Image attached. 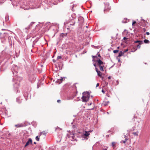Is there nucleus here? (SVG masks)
<instances>
[{
	"label": "nucleus",
	"mask_w": 150,
	"mask_h": 150,
	"mask_svg": "<svg viewBox=\"0 0 150 150\" xmlns=\"http://www.w3.org/2000/svg\"><path fill=\"white\" fill-rule=\"evenodd\" d=\"M97 55H98V56L99 57H101V56H100V54L99 53V52H98L97 54Z\"/></svg>",
	"instance_id": "obj_33"
},
{
	"label": "nucleus",
	"mask_w": 150,
	"mask_h": 150,
	"mask_svg": "<svg viewBox=\"0 0 150 150\" xmlns=\"http://www.w3.org/2000/svg\"><path fill=\"white\" fill-rule=\"evenodd\" d=\"M13 74L14 75V73L13 71Z\"/></svg>",
	"instance_id": "obj_53"
},
{
	"label": "nucleus",
	"mask_w": 150,
	"mask_h": 150,
	"mask_svg": "<svg viewBox=\"0 0 150 150\" xmlns=\"http://www.w3.org/2000/svg\"><path fill=\"white\" fill-rule=\"evenodd\" d=\"M34 144H36V143L35 142H34Z\"/></svg>",
	"instance_id": "obj_51"
},
{
	"label": "nucleus",
	"mask_w": 150,
	"mask_h": 150,
	"mask_svg": "<svg viewBox=\"0 0 150 150\" xmlns=\"http://www.w3.org/2000/svg\"><path fill=\"white\" fill-rule=\"evenodd\" d=\"M127 39V38H126V37H124L123 38V39L125 40Z\"/></svg>",
	"instance_id": "obj_38"
},
{
	"label": "nucleus",
	"mask_w": 150,
	"mask_h": 150,
	"mask_svg": "<svg viewBox=\"0 0 150 150\" xmlns=\"http://www.w3.org/2000/svg\"><path fill=\"white\" fill-rule=\"evenodd\" d=\"M105 5L104 12V13H106L109 12L111 9V7L110 6L109 3H105Z\"/></svg>",
	"instance_id": "obj_2"
},
{
	"label": "nucleus",
	"mask_w": 150,
	"mask_h": 150,
	"mask_svg": "<svg viewBox=\"0 0 150 150\" xmlns=\"http://www.w3.org/2000/svg\"><path fill=\"white\" fill-rule=\"evenodd\" d=\"M120 59H119L118 60V62H120Z\"/></svg>",
	"instance_id": "obj_50"
},
{
	"label": "nucleus",
	"mask_w": 150,
	"mask_h": 150,
	"mask_svg": "<svg viewBox=\"0 0 150 150\" xmlns=\"http://www.w3.org/2000/svg\"><path fill=\"white\" fill-rule=\"evenodd\" d=\"M56 82L57 83H58V84H60V83H62L61 80H60V79H57Z\"/></svg>",
	"instance_id": "obj_23"
},
{
	"label": "nucleus",
	"mask_w": 150,
	"mask_h": 150,
	"mask_svg": "<svg viewBox=\"0 0 150 150\" xmlns=\"http://www.w3.org/2000/svg\"><path fill=\"white\" fill-rule=\"evenodd\" d=\"M15 76H17V75H16V74H15Z\"/></svg>",
	"instance_id": "obj_57"
},
{
	"label": "nucleus",
	"mask_w": 150,
	"mask_h": 150,
	"mask_svg": "<svg viewBox=\"0 0 150 150\" xmlns=\"http://www.w3.org/2000/svg\"><path fill=\"white\" fill-rule=\"evenodd\" d=\"M90 131L89 132L85 131V133L83 134V135L86 137H87L88 136V135L90 134Z\"/></svg>",
	"instance_id": "obj_12"
},
{
	"label": "nucleus",
	"mask_w": 150,
	"mask_h": 150,
	"mask_svg": "<svg viewBox=\"0 0 150 150\" xmlns=\"http://www.w3.org/2000/svg\"><path fill=\"white\" fill-rule=\"evenodd\" d=\"M61 102V101L60 100H57V102L59 103H60Z\"/></svg>",
	"instance_id": "obj_36"
},
{
	"label": "nucleus",
	"mask_w": 150,
	"mask_h": 150,
	"mask_svg": "<svg viewBox=\"0 0 150 150\" xmlns=\"http://www.w3.org/2000/svg\"><path fill=\"white\" fill-rule=\"evenodd\" d=\"M56 62V61L55 59H53V62Z\"/></svg>",
	"instance_id": "obj_43"
},
{
	"label": "nucleus",
	"mask_w": 150,
	"mask_h": 150,
	"mask_svg": "<svg viewBox=\"0 0 150 150\" xmlns=\"http://www.w3.org/2000/svg\"><path fill=\"white\" fill-rule=\"evenodd\" d=\"M144 42L145 43H149V41L146 39H145L144 40Z\"/></svg>",
	"instance_id": "obj_26"
},
{
	"label": "nucleus",
	"mask_w": 150,
	"mask_h": 150,
	"mask_svg": "<svg viewBox=\"0 0 150 150\" xmlns=\"http://www.w3.org/2000/svg\"><path fill=\"white\" fill-rule=\"evenodd\" d=\"M75 22H73V23L72 24H69V25L68 26L69 27H68L67 29L68 30H70L71 29V26H74V25L75 24Z\"/></svg>",
	"instance_id": "obj_10"
},
{
	"label": "nucleus",
	"mask_w": 150,
	"mask_h": 150,
	"mask_svg": "<svg viewBox=\"0 0 150 150\" xmlns=\"http://www.w3.org/2000/svg\"><path fill=\"white\" fill-rule=\"evenodd\" d=\"M46 133L45 132V131H43L40 132L39 135L40 136L42 135H44L45 137L46 136Z\"/></svg>",
	"instance_id": "obj_18"
},
{
	"label": "nucleus",
	"mask_w": 150,
	"mask_h": 150,
	"mask_svg": "<svg viewBox=\"0 0 150 150\" xmlns=\"http://www.w3.org/2000/svg\"><path fill=\"white\" fill-rule=\"evenodd\" d=\"M32 144V139L31 138H29L28 139V141L25 144L24 146V147L25 148L27 146L29 145L30 144Z\"/></svg>",
	"instance_id": "obj_5"
},
{
	"label": "nucleus",
	"mask_w": 150,
	"mask_h": 150,
	"mask_svg": "<svg viewBox=\"0 0 150 150\" xmlns=\"http://www.w3.org/2000/svg\"><path fill=\"white\" fill-rule=\"evenodd\" d=\"M60 80H61V82H62L64 80V78H61L60 79Z\"/></svg>",
	"instance_id": "obj_35"
},
{
	"label": "nucleus",
	"mask_w": 150,
	"mask_h": 150,
	"mask_svg": "<svg viewBox=\"0 0 150 150\" xmlns=\"http://www.w3.org/2000/svg\"><path fill=\"white\" fill-rule=\"evenodd\" d=\"M14 82L15 83L14 84V87L15 89V90L16 91V93H17L18 91V88L20 86V83L19 81H18L16 82L15 80Z\"/></svg>",
	"instance_id": "obj_4"
},
{
	"label": "nucleus",
	"mask_w": 150,
	"mask_h": 150,
	"mask_svg": "<svg viewBox=\"0 0 150 150\" xmlns=\"http://www.w3.org/2000/svg\"><path fill=\"white\" fill-rule=\"evenodd\" d=\"M128 51V50L126 49V50H124L123 52V53L124 54L125 52H127Z\"/></svg>",
	"instance_id": "obj_37"
},
{
	"label": "nucleus",
	"mask_w": 150,
	"mask_h": 150,
	"mask_svg": "<svg viewBox=\"0 0 150 150\" xmlns=\"http://www.w3.org/2000/svg\"><path fill=\"white\" fill-rule=\"evenodd\" d=\"M143 30L144 32L146 30V29L145 28H143Z\"/></svg>",
	"instance_id": "obj_41"
},
{
	"label": "nucleus",
	"mask_w": 150,
	"mask_h": 150,
	"mask_svg": "<svg viewBox=\"0 0 150 150\" xmlns=\"http://www.w3.org/2000/svg\"><path fill=\"white\" fill-rule=\"evenodd\" d=\"M125 139L124 140H122L121 142H120V143L124 144L127 141L128 139V137H127L125 135Z\"/></svg>",
	"instance_id": "obj_8"
},
{
	"label": "nucleus",
	"mask_w": 150,
	"mask_h": 150,
	"mask_svg": "<svg viewBox=\"0 0 150 150\" xmlns=\"http://www.w3.org/2000/svg\"><path fill=\"white\" fill-rule=\"evenodd\" d=\"M35 22H32L29 25V28H30L31 27H32V25L35 23Z\"/></svg>",
	"instance_id": "obj_22"
},
{
	"label": "nucleus",
	"mask_w": 150,
	"mask_h": 150,
	"mask_svg": "<svg viewBox=\"0 0 150 150\" xmlns=\"http://www.w3.org/2000/svg\"><path fill=\"white\" fill-rule=\"evenodd\" d=\"M16 74H17V72L16 71Z\"/></svg>",
	"instance_id": "obj_56"
},
{
	"label": "nucleus",
	"mask_w": 150,
	"mask_h": 150,
	"mask_svg": "<svg viewBox=\"0 0 150 150\" xmlns=\"http://www.w3.org/2000/svg\"><path fill=\"white\" fill-rule=\"evenodd\" d=\"M97 73L98 74V76L100 78H102V79H103V77L102 76V72H101L100 71H99Z\"/></svg>",
	"instance_id": "obj_9"
},
{
	"label": "nucleus",
	"mask_w": 150,
	"mask_h": 150,
	"mask_svg": "<svg viewBox=\"0 0 150 150\" xmlns=\"http://www.w3.org/2000/svg\"><path fill=\"white\" fill-rule=\"evenodd\" d=\"M9 36L8 34L7 33H5L3 34H1V38L2 39V41L4 42Z\"/></svg>",
	"instance_id": "obj_3"
},
{
	"label": "nucleus",
	"mask_w": 150,
	"mask_h": 150,
	"mask_svg": "<svg viewBox=\"0 0 150 150\" xmlns=\"http://www.w3.org/2000/svg\"><path fill=\"white\" fill-rule=\"evenodd\" d=\"M91 104H92V103H88V105H91Z\"/></svg>",
	"instance_id": "obj_45"
},
{
	"label": "nucleus",
	"mask_w": 150,
	"mask_h": 150,
	"mask_svg": "<svg viewBox=\"0 0 150 150\" xmlns=\"http://www.w3.org/2000/svg\"><path fill=\"white\" fill-rule=\"evenodd\" d=\"M93 108H91V109H89L88 110H93Z\"/></svg>",
	"instance_id": "obj_47"
},
{
	"label": "nucleus",
	"mask_w": 150,
	"mask_h": 150,
	"mask_svg": "<svg viewBox=\"0 0 150 150\" xmlns=\"http://www.w3.org/2000/svg\"><path fill=\"white\" fill-rule=\"evenodd\" d=\"M102 92L103 93H105V91H104L103 89L102 90Z\"/></svg>",
	"instance_id": "obj_44"
},
{
	"label": "nucleus",
	"mask_w": 150,
	"mask_h": 150,
	"mask_svg": "<svg viewBox=\"0 0 150 150\" xmlns=\"http://www.w3.org/2000/svg\"><path fill=\"white\" fill-rule=\"evenodd\" d=\"M71 17H72V19H74L76 18V16L75 14L73 13L71 15Z\"/></svg>",
	"instance_id": "obj_21"
},
{
	"label": "nucleus",
	"mask_w": 150,
	"mask_h": 150,
	"mask_svg": "<svg viewBox=\"0 0 150 150\" xmlns=\"http://www.w3.org/2000/svg\"><path fill=\"white\" fill-rule=\"evenodd\" d=\"M136 23V22L135 21H134L132 23V25H133L134 24H135Z\"/></svg>",
	"instance_id": "obj_40"
},
{
	"label": "nucleus",
	"mask_w": 150,
	"mask_h": 150,
	"mask_svg": "<svg viewBox=\"0 0 150 150\" xmlns=\"http://www.w3.org/2000/svg\"><path fill=\"white\" fill-rule=\"evenodd\" d=\"M8 40L9 41V42H11V37L10 36H8Z\"/></svg>",
	"instance_id": "obj_28"
},
{
	"label": "nucleus",
	"mask_w": 150,
	"mask_h": 150,
	"mask_svg": "<svg viewBox=\"0 0 150 150\" xmlns=\"http://www.w3.org/2000/svg\"><path fill=\"white\" fill-rule=\"evenodd\" d=\"M92 57L93 59H94L95 58H97V59H98V58L96 56L92 55Z\"/></svg>",
	"instance_id": "obj_32"
},
{
	"label": "nucleus",
	"mask_w": 150,
	"mask_h": 150,
	"mask_svg": "<svg viewBox=\"0 0 150 150\" xmlns=\"http://www.w3.org/2000/svg\"><path fill=\"white\" fill-rule=\"evenodd\" d=\"M94 66L95 67H96V64H94Z\"/></svg>",
	"instance_id": "obj_48"
},
{
	"label": "nucleus",
	"mask_w": 150,
	"mask_h": 150,
	"mask_svg": "<svg viewBox=\"0 0 150 150\" xmlns=\"http://www.w3.org/2000/svg\"><path fill=\"white\" fill-rule=\"evenodd\" d=\"M96 62H97L98 64V66L105 64V63H104L102 61H101L100 59H99L98 58V59H97V60L96 61Z\"/></svg>",
	"instance_id": "obj_7"
},
{
	"label": "nucleus",
	"mask_w": 150,
	"mask_h": 150,
	"mask_svg": "<svg viewBox=\"0 0 150 150\" xmlns=\"http://www.w3.org/2000/svg\"><path fill=\"white\" fill-rule=\"evenodd\" d=\"M146 34L147 35H149V32H147L146 33Z\"/></svg>",
	"instance_id": "obj_42"
},
{
	"label": "nucleus",
	"mask_w": 150,
	"mask_h": 150,
	"mask_svg": "<svg viewBox=\"0 0 150 150\" xmlns=\"http://www.w3.org/2000/svg\"><path fill=\"white\" fill-rule=\"evenodd\" d=\"M95 70L97 73L99 71L98 70V68L96 67L95 68Z\"/></svg>",
	"instance_id": "obj_34"
},
{
	"label": "nucleus",
	"mask_w": 150,
	"mask_h": 150,
	"mask_svg": "<svg viewBox=\"0 0 150 150\" xmlns=\"http://www.w3.org/2000/svg\"><path fill=\"white\" fill-rule=\"evenodd\" d=\"M124 54L123 52H122V51H120V52L119 53L118 57H120L123 55Z\"/></svg>",
	"instance_id": "obj_19"
},
{
	"label": "nucleus",
	"mask_w": 150,
	"mask_h": 150,
	"mask_svg": "<svg viewBox=\"0 0 150 150\" xmlns=\"http://www.w3.org/2000/svg\"><path fill=\"white\" fill-rule=\"evenodd\" d=\"M2 30H4V29H2Z\"/></svg>",
	"instance_id": "obj_58"
},
{
	"label": "nucleus",
	"mask_w": 150,
	"mask_h": 150,
	"mask_svg": "<svg viewBox=\"0 0 150 150\" xmlns=\"http://www.w3.org/2000/svg\"><path fill=\"white\" fill-rule=\"evenodd\" d=\"M100 69V70L101 71H104V70L103 69V67H104V65H99L98 66Z\"/></svg>",
	"instance_id": "obj_11"
},
{
	"label": "nucleus",
	"mask_w": 150,
	"mask_h": 150,
	"mask_svg": "<svg viewBox=\"0 0 150 150\" xmlns=\"http://www.w3.org/2000/svg\"><path fill=\"white\" fill-rule=\"evenodd\" d=\"M83 96L81 99L83 102H86L88 101L89 99L90 94L89 92L86 91L82 93Z\"/></svg>",
	"instance_id": "obj_1"
},
{
	"label": "nucleus",
	"mask_w": 150,
	"mask_h": 150,
	"mask_svg": "<svg viewBox=\"0 0 150 150\" xmlns=\"http://www.w3.org/2000/svg\"><path fill=\"white\" fill-rule=\"evenodd\" d=\"M112 145L113 149H115L116 147V143L115 142H112Z\"/></svg>",
	"instance_id": "obj_14"
},
{
	"label": "nucleus",
	"mask_w": 150,
	"mask_h": 150,
	"mask_svg": "<svg viewBox=\"0 0 150 150\" xmlns=\"http://www.w3.org/2000/svg\"><path fill=\"white\" fill-rule=\"evenodd\" d=\"M78 21L79 22L80 24H82L84 22V18L83 17H79L78 18Z\"/></svg>",
	"instance_id": "obj_6"
},
{
	"label": "nucleus",
	"mask_w": 150,
	"mask_h": 150,
	"mask_svg": "<svg viewBox=\"0 0 150 150\" xmlns=\"http://www.w3.org/2000/svg\"><path fill=\"white\" fill-rule=\"evenodd\" d=\"M106 95L108 96V97H109V96H108V93L107 94H106Z\"/></svg>",
	"instance_id": "obj_49"
},
{
	"label": "nucleus",
	"mask_w": 150,
	"mask_h": 150,
	"mask_svg": "<svg viewBox=\"0 0 150 150\" xmlns=\"http://www.w3.org/2000/svg\"><path fill=\"white\" fill-rule=\"evenodd\" d=\"M109 103V101H103V104L104 106H105L107 105Z\"/></svg>",
	"instance_id": "obj_13"
},
{
	"label": "nucleus",
	"mask_w": 150,
	"mask_h": 150,
	"mask_svg": "<svg viewBox=\"0 0 150 150\" xmlns=\"http://www.w3.org/2000/svg\"><path fill=\"white\" fill-rule=\"evenodd\" d=\"M70 18V20H71V17H70V18Z\"/></svg>",
	"instance_id": "obj_54"
},
{
	"label": "nucleus",
	"mask_w": 150,
	"mask_h": 150,
	"mask_svg": "<svg viewBox=\"0 0 150 150\" xmlns=\"http://www.w3.org/2000/svg\"><path fill=\"white\" fill-rule=\"evenodd\" d=\"M57 129L56 128V131Z\"/></svg>",
	"instance_id": "obj_55"
},
{
	"label": "nucleus",
	"mask_w": 150,
	"mask_h": 150,
	"mask_svg": "<svg viewBox=\"0 0 150 150\" xmlns=\"http://www.w3.org/2000/svg\"><path fill=\"white\" fill-rule=\"evenodd\" d=\"M67 33H62L60 34V37H62V38H64V37L65 36H67Z\"/></svg>",
	"instance_id": "obj_17"
},
{
	"label": "nucleus",
	"mask_w": 150,
	"mask_h": 150,
	"mask_svg": "<svg viewBox=\"0 0 150 150\" xmlns=\"http://www.w3.org/2000/svg\"><path fill=\"white\" fill-rule=\"evenodd\" d=\"M117 83H118V82L117 81Z\"/></svg>",
	"instance_id": "obj_59"
},
{
	"label": "nucleus",
	"mask_w": 150,
	"mask_h": 150,
	"mask_svg": "<svg viewBox=\"0 0 150 150\" xmlns=\"http://www.w3.org/2000/svg\"><path fill=\"white\" fill-rule=\"evenodd\" d=\"M137 50V48H136V47L134 46L131 49V52H134L136 51Z\"/></svg>",
	"instance_id": "obj_15"
},
{
	"label": "nucleus",
	"mask_w": 150,
	"mask_h": 150,
	"mask_svg": "<svg viewBox=\"0 0 150 150\" xmlns=\"http://www.w3.org/2000/svg\"><path fill=\"white\" fill-rule=\"evenodd\" d=\"M73 7H74V6L72 7V9H73Z\"/></svg>",
	"instance_id": "obj_60"
},
{
	"label": "nucleus",
	"mask_w": 150,
	"mask_h": 150,
	"mask_svg": "<svg viewBox=\"0 0 150 150\" xmlns=\"http://www.w3.org/2000/svg\"><path fill=\"white\" fill-rule=\"evenodd\" d=\"M108 79H111V77L110 76H109L108 77Z\"/></svg>",
	"instance_id": "obj_46"
},
{
	"label": "nucleus",
	"mask_w": 150,
	"mask_h": 150,
	"mask_svg": "<svg viewBox=\"0 0 150 150\" xmlns=\"http://www.w3.org/2000/svg\"><path fill=\"white\" fill-rule=\"evenodd\" d=\"M141 45V44H138V45H135L134 46L136 47V48H137V49H139L140 47V45Z\"/></svg>",
	"instance_id": "obj_20"
},
{
	"label": "nucleus",
	"mask_w": 150,
	"mask_h": 150,
	"mask_svg": "<svg viewBox=\"0 0 150 150\" xmlns=\"http://www.w3.org/2000/svg\"><path fill=\"white\" fill-rule=\"evenodd\" d=\"M15 126L17 127H22L23 125L22 124H18L16 125Z\"/></svg>",
	"instance_id": "obj_24"
},
{
	"label": "nucleus",
	"mask_w": 150,
	"mask_h": 150,
	"mask_svg": "<svg viewBox=\"0 0 150 150\" xmlns=\"http://www.w3.org/2000/svg\"><path fill=\"white\" fill-rule=\"evenodd\" d=\"M134 42L135 43H138V44H142L143 43L142 41L139 40H137L135 41H134Z\"/></svg>",
	"instance_id": "obj_16"
},
{
	"label": "nucleus",
	"mask_w": 150,
	"mask_h": 150,
	"mask_svg": "<svg viewBox=\"0 0 150 150\" xmlns=\"http://www.w3.org/2000/svg\"><path fill=\"white\" fill-rule=\"evenodd\" d=\"M40 136L39 135V136H37L36 137L35 139L37 141H39V139H40L39 137H40Z\"/></svg>",
	"instance_id": "obj_25"
},
{
	"label": "nucleus",
	"mask_w": 150,
	"mask_h": 150,
	"mask_svg": "<svg viewBox=\"0 0 150 150\" xmlns=\"http://www.w3.org/2000/svg\"><path fill=\"white\" fill-rule=\"evenodd\" d=\"M104 150H107V149H104Z\"/></svg>",
	"instance_id": "obj_52"
},
{
	"label": "nucleus",
	"mask_w": 150,
	"mask_h": 150,
	"mask_svg": "<svg viewBox=\"0 0 150 150\" xmlns=\"http://www.w3.org/2000/svg\"><path fill=\"white\" fill-rule=\"evenodd\" d=\"M118 51H118V50H114L113 51V52L114 53H117L118 52Z\"/></svg>",
	"instance_id": "obj_30"
},
{
	"label": "nucleus",
	"mask_w": 150,
	"mask_h": 150,
	"mask_svg": "<svg viewBox=\"0 0 150 150\" xmlns=\"http://www.w3.org/2000/svg\"><path fill=\"white\" fill-rule=\"evenodd\" d=\"M16 101H17V102H18L19 103H21V101L18 98H17V99H16Z\"/></svg>",
	"instance_id": "obj_29"
},
{
	"label": "nucleus",
	"mask_w": 150,
	"mask_h": 150,
	"mask_svg": "<svg viewBox=\"0 0 150 150\" xmlns=\"http://www.w3.org/2000/svg\"><path fill=\"white\" fill-rule=\"evenodd\" d=\"M132 134L134 136H137L138 135V132H133Z\"/></svg>",
	"instance_id": "obj_27"
},
{
	"label": "nucleus",
	"mask_w": 150,
	"mask_h": 150,
	"mask_svg": "<svg viewBox=\"0 0 150 150\" xmlns=\"http://www.w3.org/2000/svg\"><path fill=\"white\" fill-rule=\"evenodd\" d=\"M99 86V83H97L96 84V87H98V86Z\"/></svg>",
	"instance_id": "obj_39"
},
{
	"label": "nucleus",
	"mask_w": 150,
	"mask_h": 150,
	"mask_svg": "<svg viewBox=\"0 0 150 150\" xmlns=\"http://www.w3.org/2000/svg\"><path fill=\"white\" fill-rule=\"evenodd\" d=\"M62 58V56H59L57 57V59H59Z\"/></svg>",
	"instance_id": "obj_31"
}]
</instances>
